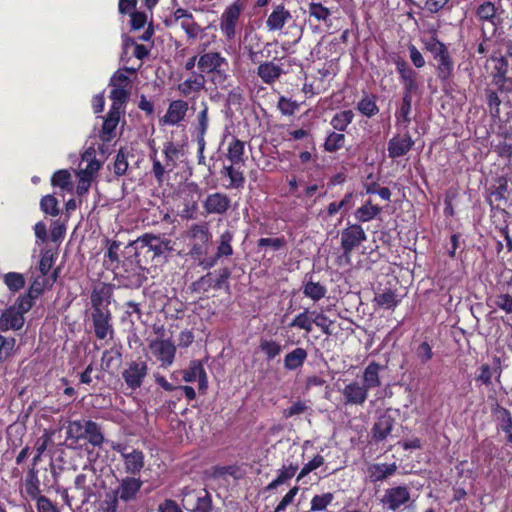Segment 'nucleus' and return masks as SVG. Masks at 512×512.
<instances>
[{
    "mask_svg": "<svg viewBox=\"0 0 512 512\" xmlns=\"http://www.w3.org/2000/svg\"><path fill=\"white\" fill-rule=\"evenodd\" d=\"M144 482L140 477L125 476L115 488L106 493L101 503L102 512H134L133 504L139 499Z\"/></svg>",
    "mask_w": 512,
    "mask_h": 512,
    "instance_id": "f257e3e1",
    "label": "nucleus"
},
{
    "mask_svg": "<svg viewBox=\"0 0 512 512\" xmlns=\"http://www.w3.org/2000/svg\"><path fill=\"white\" fill-rule=\"evenodd\" d=\"M424 49L431 53L436 64L435 73L441 83H448L454 74V60L446 44L437 37L424 41Z\"/></svg>",
    "mask_w": 512,
    "mask_h": 512,
    "instance_id": "f03ea898",
    "label": "nucleus"
},
{
    "mask_svg": "<svg viewBox=\"0 0 512 512\" xmlns=\"http://www.w3.org/2000/svg\"><path fill=\"white\" fill-rule=\"evenodd\" d=\"M189 251L188 255L193 260H200L207 254L209 243L212 240V233L207 222L194 223L186 231Z\"/></svg>",
    "mask_w": 512,
    "mask_h": 512,
    "instance_id": "7ed1b4c3",
    "label": "nucleus"
},
{
    "mask_svg": "<svg viewBox=\"0 0 512 512\" xmlns=\"http://www.w3.org/2000/svg\"><path fill=\"white\" fill-rule=\"evenodd\" d=\"M245 9L244 0H235L222 12L220 16L219 28L227 41H232L237 35L240 17Z\"/></svg>",
    "mask_w": 512,
    "mask_h": 512,
    "instance_id": "20e7f679",
    "label": "nucleus"
},
{
    "mask_svg": "<svg viewBox=\"0 0 512 512\" xmlns=\"http://www.w3.org/2000/svg\"><path fill=\"white\" fill-rule=\"evenodd\" d=\"M123 71L134 74L137 68L124 67L122 70L116 71L110 78L109 85L112 87L110 92L111 105L119 107H125L130 96L131 81Z\"/></svg>",
    "mask_w": 512,
    "mask_h": 512,
    "instance_id": "39448f33",
    "label": "nucleus"
},
{
    "mask_svg": "<svg viewBox=\"0 0 512 512\" xmlns=\"http://www.w3.org/2000/svg\"><path fill=\"white\" fill-rule=\"evenodd\" d=\"M216 277H214V273L207 272L205 275H202L196 281L191 284V290L198 294H205L209 292L210 289H223L229 291V278L231 276V271L229 268L224 267L215 271Z\"/></svg>",
    "mask_w": 512,
    "mask_h": 512,
    "instance_id": "423d86ee",
    "label": "nucleus"
},
{
    "mask_svg": "<svg viewBox=\"0 0 512 512\" xmlns=\"http://www.w3.org/2000/svg\"><path fill=\"white\" fill-rule=\"evenodd\" d=\"M177 197L179 200L178 215L185 220H193L197 217L198 200H199V187L195 183H190L181 188Z\"/></svg>",
    "mask_w": 512,
    "mask_h": 512,
    "instance_id": "0eeeda50",
    "label": "nucleus"
},
{
    "mask_svg": "<svg viewBox=\"0 0 512 512\" xmlns=\"http://www.w3.org/2000/svg\"><path fill=\"white\" fill-rule=\"evenodd\" d=\"M182 506L188 512H211L212 498L206 489H191L185 487L182 490Z\"/></svg>",
    "mask_w": 512,
    "mask_h": 512,
    "instance_id": "6e6552de",
    "label": "nucleus"
},
{
    "mask_svg": "<svg viewBox=\"0 0 512 512\" xmlns=\"http://www.w3.org/2000/svg\"><path fill=\"white\" fill-rule=\"evenodd\" d=\"M366 240V232L359 223H348L347 227L341 231L340 243L342 257L349 262L352 252Z\"/></svg>",
    "mask_w": 512,
    "mask_h": 512,
    "instance_id": "1a4fd4ad",
    "label": "nucleus"
},
{
    "mask_svg": "<svg viewBox=\"0 0 512 512\" xmlns=\"http://www.w3.org/2000/svg\"><path fill=\"white\" fill-rule=\"evenodd\" d=\"M148 371V364L145 360H142L141 357L127 362L122 371V378L127 388L132 391L139 389L143 385Z\"/></svg>",
    "mask_w": 512,
    "mask_h": 512,
    "instance_id": "9d476101",
    "label": "nucleus"
},
{
    "mask_svg": "<svg viewBox=\"0 0 512 512\" xmlns=\"http://www.w3.org/2000/svg\"><path fill=\"white\" fill-rule=\"evenodd\" d=\"M112 449L121 455L127 476L139 477V474L145 465V456L143 451L139 449L127 451V447L119 443L113 445Z\"/></svg>",
    "mask_w": 512,
    "mask_h": 512,
    "instance_id": "9b49d317",
    "label": "nucleus"
},
{
    "mask_svg": "<svg viewBox=\"0 0 512 512\" xmlns=\"http://www.w3.org/2000/svg\"><path fill=\"white\" fill-rule=\"evenodd\" d=\"M475 17L485 27L486 23L491 24L493 27L491 36H495L498 30L502 27L503 19L499 12V7L494 2L484 1L476 7Z\"/></svg>",
    "mask_w": 512,
    "mask_h": 512,
    "instance_id": "f8f14e48",
    "label": "nucleus"
},
{
    "mask_svg": "<svg viewBox=\"0 0 512 512\" xmlns=\"http://www.w3.org/2000/svg\"><path fill=\"white\" fill-rule=\"evenodd\" d=\"M197 66L200 73L203 75L215 73L219 77H222L228 67V61L220 52L209 51L200 55Z\"/></svg>",
    "mask_w": 512,
    "mask_h": 512,
    "instance_id": "ddd939ff",
    "label": "nucleus"
},
{
    "mask_svg": "<svg viewBox=\"0 0 512 512\" xmlns=\"http://www.w3.org/2000/svg\"><path fill=\"white\" fill-rule=\"evenodd\" d=\"M490 60L494 63L491 71V82L501 93H505L512 81V73L508 76L509 63L504 56L492 55Z\"/></svg>",
    "mask_w": 512,
    "mask_h": 512,
    "instance_id": "4468645a",
    "label": "nucleus"
},
{
    "mask_svg": "<svg viewBox=\"0 0 512 512\" xmlns=\"http://www.w3.org/2000/svg\"><path fill=\"white\" fill-rule=\"evenodd\" d=\"M340 392L346 406H363L369 396V390L357 380L346 384Z\"/></svg>",
    "mask_w": 512,
    "mask_h": 512,
    "instance_id": "2eb2a0df",
    "label": "nucleus"
},
{
    "mask_svg": "<svg viewBox=\"0 0 512 512\" xmlns=\"http://www.w3.org/2000/svg\"><path fill=\"white\" fill-rule=\"evenodd\" d=\"M410 491L407 486H396L385 490L381 503L388 510L398 511L410 501Z\"/></svg>",
    "mask_w": 512,
    "mask_h": 512,
    "instance_id": "dca6fc26",
    "label": "nucleus"
},
{
    "mask_svg": "<svg viewBox=\"0 0 512 512\" xmlns=\"http://www.w3.org/2000/svg\"><path fill=\"white\" fill-rule=\"evenodd\" d=\"M125 113V107L111 105L109 112L104 118L99 137L104 143H110L116 137V129L120 122L121 115Z\"/></svg>",
    "mask_w": 512,
    "mask_h": 512,
    "instance_id": "f3484780",
    "label": "nucleus"
},
{
    "mask_svg": "<svg viewBox=\"0 0 512 512\" xmlns=\"http://www.w3.org/2000/svg\"><path fill=\"white\" fill-rule=\"evenodd\" d=\"M136 244L140 248H148L149 251L154 253V256H162L173 249L170 239L149 233L140 236Z\"/></svg>",
    "mask_w": 512,
    "mask_h": 512,
    "instance_id": "a211bd4d",
    "label": "nucleus"
},
{
    "mask_svg": "<svg viewBox=\"0 0 512 512\" xmlns=\"http://www.w3.org/2000/svg\"><path fill=\"white\" fill-rule=\"evenodd\" d=\"M91 321L97 339L104 340L107 337L113 338L114 328L110 310L91 312Z\"/></svg>",
    "mask_w": 512,
    "mask_h": 512,
    "instance_id": "6ab92c4d",
    "label": "nucleus"
},
{
    "mask_svg": "<svg viewBox=\"0 0 512 512\" xmlns=\"http://www.w3.org/2000/svg\"><path fill=\"white\" fill-rule=\"evenodd\" d=\"M395 65L396 71L399 74V79L403 84V92L417 93L420 86L417 80L418 73L400 57L395 61Z\"/></svg>",
    "mask_w": 512,
    "mask_h": 512,
    "instance_id": "aec40b11",
    "label": "nucleus"
},
{
    "mask_svg": "<svg viewBox=\"0 0 512 512\" xmlns=\"http://www.w3.org/2000/svg\"><path fill=\"white\" fill-rule=\"evenodd\" d=\"M149 348L162 366H170L175 358L176 347L169 339H155L150 342Z\"/></svg>",
    "mask_w": 512,
    "mask_h": 512,
    "instance_id": "412c9836",
    "label": "nucleus"
},
{
    "mask_svg": "<svg viewBox=\"0 0 512 512\" xmlns=\"http://www.w3.org/2000/svg\"><path fill=\"white\" fill-rule=\"evenodd\" d=\"M202 206L207 215H224L231 207V199L225 193L214 192L207 195Z\"/></svg>",
    "mask_w": 512,
    "mask_h": 512,
    "instance_id": "4be33fe9",
    "label": "nucleus"
},
{
    "mask_svg": "<svg viewBox=\"0 0 512 512\" xmlns=\"http://www.w3.org/2000/svg\"><path fill=\"white\" fill-rule=\"evenodd\" d=\"M414 144L415 142L408 131L404 134H396L388 142V156L392 159L405 156Z\"/></svg>",
    "mask_w": 512,
    "mask_h": 512,
    "instance_id": "5701e85b",
    "label": "nucleus"
},
{
    "mask_svg": "<svg viewBox=\"0 0 512 512\" xmlns=\"http://www.w3.org/2000/svg\"><path fill=\"white\" fill-rule=\"evenodd\" d=\"M189 110L188 102L182 99L173 100L170 102L168 109L164 116L160 119L163 125H177L182 122Z\"/></svg>",
    "mask_w": 512,
    "mask_h": 512,
    "instance_id": "b1692460",
    "label": "nucleus"
},
{
    "mask_svg": "<svg viewBox=\"0 0 512 512\" xmlns=\"http://www.w3.org/2000/svg\"><path fill=\"white\" fill-rule=\"evenodd\" d=\"M206 79L203 74L193 72L192 75L179 83L177 90L185 98L195 99L204 90Z\"/></svg>",
    "mask_w": 512,
    "mask_h": 512,
    "instance_id": "393cba45",
    "label": "nucleus"
},
{
    "mask_svg": "<svg viewBox=\"0 0 512 512\" xmlns=\"http://www.w3.org/2000/svg\"><path fill=\"white\" fill-rule=\"evenodd\" d=\"M395 425V418L392 417L388 411L380 414L372 429V438L375 442L379 443L387 439V437L391 434L393 427Z\"/></svg>",
    "mask_w": 512,
    "mask_h": 512,
    "instance_id": "a878e982",
    "label": "nucleus"
},
{
    "mask_svg": "<svg viewBox=\"0 0 512 512\" xmlns=\"http://www.w3.org/2000/svg\"><path fill=\"white\" fill-rule=\"evenodd\" d=\"M495 366L491 367L489 364H482L475 375V381L487 387L492 385V378L495 377L496 382L500 383L502 375L501 360L499 357H494Z\"/></svg>",
    "mask_w": 512,
    "mask_h": 512,
    "instance_id": "bb28decb",
    "label": "nucleus"
},
{
    "mask_svg": "<svg viewBox=\"0 0 512 512\" xmlns=\"http://www.w3.org/2000/svg\"><path fill=\"white\" fill-rule=\"evenodd\" d=\"M292 18V15L283 4L276 5L265 22L268 31H280L286 23Z\"/></svg>",
    "mask_w": 512,
    "mask_h": 512,
    "instance_id": "cd10ccee",
    "label": "nucleus"
},
{
    "mask_svg": "<svg viewBox=\"0 0 512 512\" xmlns=\"http://www.w3.org/2000/svg\"><path fill=\"white\" fill-rule=\"evenodd\" d=\"M25 324V317L9 306L0 315V332L20 330Z\"/></svg>",
    "mask_w": 512,
    "mask_h": 512,
    "instance_id": "c85d7f7f",
    "label": "nucleus"
},
{
    "mask_svg": "<svg viewBox=\"0 0 512 512\" xmlns=\"http://www.w3.org/2000/svg\"><path fill=\"white\" fill-rule=\"evenodd\" d=\"M111 297L112 289L109 286L103 284L94 288L90 296L92 312L109 311L108 305Z\"/></svg>",
    "mask_w": 512,
    "mask_h": 512,
    "instance_id": "c756f323",
    "label": "nucleus"
},
{
    "mask_svg": "<svg viewBox=\"0 0 512 512\" xmlns=\"http://www.w3.org/2000/svg\"><path fill=\"white\" fill-rule=\"evenodd\" d=\"M397 471L396 463H373L367 468V473L370 482L377 483L386 480L390 476L394 475Z\"/></svg>",
    "mask_w": 512,
    "mask_h": 512,
    "instance_id": "7c9ffc66",
    "label": "nucleus"
},
{
    "mask_svg": "<svg viewBox=\"0 0 512 512\" xmlns=\"http://www.w3.org/2000/svg\"><path fill=\"white\" fill-rule=\"evenodd\" d=\"M384 367L376 361H371L363 370L362 384L370 391L381 386L380 371Z\"/></svg>",
    "mask_w": 512,
    "mask_h": 512,
    "instance_id": "2f4dec72",
    "label": "nucleus"
},
{
    "mask_svg": "<svg viewBox=\"0 0 512 512\" xmlns=\"http://www.w3.org/2000/svg\"><path fill=\"white\" fill-rule=\"evenodd\" d=\"M283 69L272 61H265L257 67V75L263 83L271 85L283 74Z\"/></svg>",
    "mask_w": 512,
    "mask_h": 512,
    "instance_id": "473e14b6",
    "label": "nucleus"
},
{
    "mask_svg": "<svg viewBox=\"0 0 512 512\" xmlns=\"http://www.w3.org/2000/svg\"><path fill=\"white\" fill-rule=\"evenodd\" d=\"M491 413L497 422V430L508 433L512 431V413L505 407L496 403L491 407Z\"/></svg>",
    "mask_w": 512,
    "mask_h": 512,
    "instance_id": "72a5a7b5",
    "label": "nucleus"
},
{
    "mask_svg": "<svg viewBox=\"0 0 512 512\" xmlns=\"http://www.w3.org/2000/svg\"><path fill=\"white\" fill-rule=\"evenodd\" d=\"M307 357V351L302 347H297L285 355L283 366L288 371H295L304 365Z\"/></svg>",
    "mask_w": 512,
    "mask_h": 512,
    "instance_id": "f704fd0d",
    "label": "nucleus"
},
{
    "mask_svg": "<svg viewBox=\"0 0 512 512\" xmlns=\"http://www.w3.org/2000/svg\"><path fill=\"white\" fill-rule=\"evenodd\" d=\"M83 428V439H86L94 447H102L105 438L99 424L92 420H87L86 425H83Z\"/></svg>",
    "mask_w": 512,
    "mask_h": 512,
    "instance_id": "c9c22d12",
    "label": "nucleus"
},
{
    "mask_svg": "<svg viewBox=\"0 0 512 512\" xmlns=\"http://www.w3.org/2000/svg\"><path fill=\"white\" fill-rule=\"evenodd\" d=\"M25 493L32 500L42 496L40 489V479L38 477V470L35 467L30 468L24 480Z\"/></svg>",
    "mask_w": 512,
    "mask_h": 512,
    "instance_id": "e433bc0d",
    "label": "nucleus"
},
{
    "mask_svg": "<svg viewBox=\"0 0 512 512\" xmlns=\"http://www.w3.org/2000/svg\"><path fill=\"white\" fill-rule=\"evenodd\" d=\"M382 212V208L378 205L372 204V201L367 200L362 206L354 212L355 219L360 223H366L375 219Z\"/></svg>",
    "mask_w": 512,
    "mask_h": 512,
    "instance_id": "4c0bfd02",
    "label": "nucleus"
},
{
    "mask_svg": "<svg viewBox=\"0 0 512 512\" xmlns=\"http://www.w3.org/2000/svg\"><path fill=\"white\" fill-rule=\"evenodd\" d=\"M356 109L365 117L372 118L379 113L377 96L365 93L357 103Z\"/></svg>",
    "mask_w": 512,
    "mask_h": 512,
    "instance_id": "58836bf2",
    "label": "nucleus"
},
{
    "mask_svg": "<svg viewBox=\"0 0 512 512\" xmlns=\"http://www.w3.org/2000/svg\"><path fill=\"white\" fill-rule=\"evenodd\" d=\"M122 363V353L120 347H112L103 352L101 357L102 369L110 372L114 368H118Z\"/></svg>",
    "mask_w": 512,
    "mask_h": 512,
    "instance_id": "ea45409f",
    "label": "nucleus"
},
{
    "mask_svg": "<svg viewBox=\"0 0 512 512\" xmlns=\"http://www.w3.org/2000/svg\"><path fill=\"white\" fill-rule=\"evenodd\" d=\"M244 154L245 143L242 140L234 137L228 144L226 158L233 165L243 164L245 161Z\"/></svg>",
    "mask_w": 512,
    "mask_h": 512,
    "instance_id": "a19ab883",
    "label": "nucleus"
},
{
    "mask_svg": "<svg viewBox=\"0 0 512 512\" xmlns=\"http://www.w3.org/2000/svg\"><path fill=\"white\" fill-rule=\"evenodd\" d=\"M415 93L402 92L401 105L395 113L397 123H405L407 127L411 122V111H412V97Z\"/></svg>",
    "mask_w": 512,
    "mask_h": 512,
    "instance_id": "79ce46f5",
    "label": "nucleus"
},
{
    "mask_svg": "<svg viewBox=\"0 0 512 512\" xmlns=\"http://www.w3.org/2000/svg\"><path fill=\"white\" fill-rule=\"evenodd\" d=\"M237 165H233L232 163L228 166H224L221 174L229 178L228 188L239 189L244 186L245 176L243 171L236 167Z\"/></svg>",
    "mask_w": 512,
    "mask_h": 512,
    "instance_id": "37998d69",
    "label": "nucleus"
},
{
    "mask_svg": "<svg viewBox=\"0 0 512 512\" xmlns=\"http://www.w3.org/2000/svg\"><path fill=\"white\" fill-rule=\"evenodd\" d=\"M354 112L350 109L337 112L331 119L330 125L335 131L345 132L354 120Z\"/></svg>",
    "mask_w": 512,
    "mask_h": 512,
    "instance_id": "c03bdc74",
    "label": "nucleus"
},
{
    "mask_svg": "<svg viewBox=\"0 0 512 512\" xmlns=\"http://www.w3.org/2000/svg\"><path fill=\"white\" fill-rule=\"evenodd\" d=\"M259 350L264 354L267 361H272L281 354L283 347L274 339L262 338L259 343Z\"/></svg>",
    "mask_w": 512,
    "mask_h": 512,
    "instance_id": "a18cd8bd",
    "label": "nucleus"
},
{
    "mask_svg": "<svg viewBox=\"0 0 512 512\" xmlns=\"http://www.w3.org/2000/svg\"><path fill=\"white\" fill-rule=\"evenodd\" d=\"M346 137L339 131H329L325 138L323 148L326 152L334 153L344 147Z\"/></svg>",
    "mask_w": 512,
    "mask_h": 512,
    "instance_id": "49530a36",
    "label": "nucleus"
},
{
    "mask_svg": "<svg viewBox=\"0 0 512 512\" xmlns=\"http://www.w3.org/2000/svg\"><path fill=\"white\" fill-rule=\"evenodd\" d=\"M302 292L305 297L317 302L325 297L327 288L319 282L309 280L304 283Z\"/></svg>",
    "mask_w": 512,
    "mask_h": 512,
    "instance_id": "de8ad7c7",
    "label": "nucleus"
},
{
    "mask_svg": "<svg viewBox=\"0 0 512 512\" xmlns=\"http://www.w3.org/2000/svg\"><path fill=\"white\" fill-rule=\"evenodd\" d=\"M498 92H500L498 89L494 90L489 87L484 90L485 102L492 118L500 117V105L502 100L500 99Z\"/></svg>",
    "mask_w": 512,
    "mask_h": 512,
    "instance_id": "09e8293b",
    "label": "nucleus"
},
{
    "mask_svg": "<svg viewBox=\"0 0 512 512\" xmlns=\"http://www.w3.org/2000/svg\"><path fill=\"white\" fill-rule=\"evenodd\" d=\"M374 301L379 307L388 310H394L400 303V299H398L396 292L391 289H388L383 293L376 294Z\"/></svg>",
    "mask_w": 512,
    "mask_h": 512,
    "instance_id": "8fccbe9b",
    "label": "nucleus"
},
{
    "mask_svg": "<svg viewBox=\"0 0 512 512\" xmlns=\"http://www.w3.org/2000/svg\"><path fill=\"white\" fill-rule=\"evenodd\" d=\"M203 108L199 111L197 115V143L202 145L203 139H205V135L209 126V117H208V106L206 102H202Z\"/></svg>",
    "mask_w": 512,
    "mask_h": 512,
    "instance_id": "3c124183",
    "label": "nucleus"
},
{
    "mask_svg": "<svg viewBox=\"0 0 512 512\" xmlns=\"http://www.w3.org/2000/svg\"><path fill=\"white\" fill-rule=\"evenodd\" d=\"M233 238L234 234L230 230H226L220 235L219 245L217 246V250L215 253L217 257L222 258L233 255Z\"/></svg>",
    "mask_w": 512,
    "mask_h": 512,
    "instance_id": "603ef678",
    "label": "nucleus"
},
{
    "mask_svg": "<svg viewBox=\"0 0 512 512\" xmlns=\"http://www.w3.org/2000/svg\"><path fill=\"white\" fill-rule=\"evenodd\" d=\"M308 14L318 22L327 23L330 21L332 12L329 8L322 5L320 2H310L308 4Z\"/></svg>",
    "mask_w": 512,
    "mask_h": 512,
    "instance_id": "864d4df0",
    "label": "nucleus"
},
{
    "mask_svg": "<svg viewBox=\"0 0 512 512\" xmlns=\"http://www.w3.org/2000/svg\"><path fill=\"white\" fill-rule=\"evenodd\" d=\"M3 282L9 291L15 293L20 291L25 286V278L23 274L18 272H8L3 275Z\"/></svg>",
    "mask_w": 512,
    "mask_h": 512,
    "instance_id": "5fc2aeb1",
    "label": "nucleus"
},
{
    "mask_svg": "<svg viewBox=\"0 0 512 512\" xmlns=\"http://www.w3.org/2000/svg\"><path fill=\"white\" fill-rule=\"evenodd\" d=\"M309 313V310L305 309L303 312L297 314L289 323V327L302 329L307 334L311 333L313 330V318L309 317Z\"/></svg>",
    "mask_w": 512,
    "mask_h": 512,
    "instance_id": "6e6d98bb",
    "label": "nucleus"
},
{
    "mask_svg": "<svg viewBox=\"0 0 512 512\" xmlns=\"http://www.w3.org/2000/svg\"><path fill=\"white\" fill-rule=\"evenodd\" d=\"M334 494L331 492H326L321 495H315L311 499L310 511H324L326 508L333 502Z\"/></svg>",
    "mask_w": 512,
    "mask_h": 512,
    "instance_id": "4d7b16f0",
    "label": "nucleus"
},
{
    "mask_svg": "<svg viewBox=\"0 0 512 512\" xmlns=\"http://www.w3.org/2000/svg\"><path fill=\"white\" fill-rule=\"evenodd\" d=\"M491 306L504 311L507 314L512 313V295L508 293H499L490 298Z\"/></svg>",
    "mask_w": 512,
    "mask_h": 512,
    "instance_id": "13d9d810",
    "label": "nucleus"
},
{
    "mask_svg": "<svg viewBox=\"0 0 512 512\" xmlns=\"http://www.w3.org/2000/svg\"><path fill=\"white\" fill-rule=\"evenodd\" d=\"M40 208L45 214H49L53 217L58 216L60 213L59 202L52 194L45 195L41 198Z\"/></svg>",
    "mask_w": 512,
    "mask_h": 512,
    "instance_id": "bf43d9fd",
    "label": "nucleus"
},
{
    "mask_svg": "<svg viewBox=\"0 0 512 512\" xmlns=\"http://www.w3.org/2000/svg\"><path fill=\"white\" fill-rule=\"evenodd\" d=\"M51 185L61 189L71 188V174L67 169L57 170L51 177Z\"/></svg>",
    "mask_w": 512,
    "mask_h": 512,
    "instance_id": "052dcab7",
    "label": "nucleus"
},
{
    "mask_svg": "<svg viewBox=\"0 0 512 512\" xmlns=\"http://www.w3.org/2000/svg\"><path fill=\"white\" fill-rule=\"evenodd\" d=\"M166 166L170 167V171L176 166L175 159L180 154V147L173 142H166L163 148Z\"/></svg>",
    "mask_w": 512,
    "mask_h": 512,
    "instance_id": "680f3d73",
    "label": "nucleus"
},
{
    "mask_svg": "<svg viewBox=\"0 0 512 512\" xmlns=\"http://www.w3.org/2000/svg\"><path fill=\"white\" fill-rule=\"evenodd\" d=\"M181 28L185 31L188 39L194 40L202 32L201 26L192 18H186L180 22Z\"/></svg>",
    "mask_w": 512,
    "mask_h": 512,
    "instance_id": "e2e57ef3",
    "label": "nucleus"
},
{
    "mask_svg": "<svg viewBox=\"0 0 512 512\" xmlns=\"http://www.w3.org/2000/svg\"><path fill=\"white\" fill-rule=\"evenodd\" d=\"M86 421L87 420L70 421L67 426V430H66L67 438L74 439L76 441L83 439V437H84L83 425H86Z\"/></svg>",
    "mask_w": 512,
    "mask_h": 512,
    "instance_id": "0e129e2a",
    "label": "nucleus"
},
{
    "mask_svg": "<svg viewBox=\"0 0 512 512\" xmlns=\"http://www.w3.org/2000/svg\"><path fill=\"white\" fill-rule=\"evenodd\" d=\"M325 462V459L322 455L317 454L315 455L312 460H310L308 463H306L300 470V472L297 475V482L302 480L305 476H307L312 471L318 469L321 467Z\"/></svg>",
    "mask_w": 512,
    "mask_h": 512,
    "instance_id": "69168bd1",
    "label": "nucleus"
},
{
    "mask_svg": "<svg viewBox=\"0 0 512 512\" xmlns=\"http://www.w3.org/2000/svg\"><path fill=\"white\" fill-rule=\"evenodd\" d=\"M203 371L205 369L202 363L198 360H192L189 367L183 371V380L185 382H194Z\"/></svg>",
    "mask_w": 512,
    "mask_h": 512,
    "instance_id": "338daca9",
    "label": "nucleus"
},
{
    "mask_svg": "<svg viewBox=\"0 0 512 512\" xmlns=\"http://www.w3.org/2000/svg\"><path fill=\"white\" fill-rule=\"evenodd\" d=\"M298 469V463L290 462L288 464H283V466L278 470V475L276 479L281 484H285L287 481H289L295 476Z\"/></svg>",
    "mask_w": 512,
    "mask_h": 512,
    "instance_id": "774afa93",
    "label": "nucleus"
}]
</instances>
